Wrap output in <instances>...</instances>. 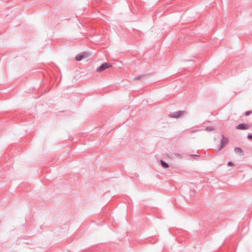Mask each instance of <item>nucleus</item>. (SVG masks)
Returning <instances> with one entry per match:
<instances>
[{"label": "nucleus", "instance_id": "nucleus-10", "mask_svg": "<svg viewBox=\"0 0 252 252\" xmlns=\"http://www.w3.org/2000/svg\"><path fill=\"white\" fill-rule=\"evenodd\" d=\"M228 165H229V166H232L233 165V163L230 162H229L228 163Z\"/></svg>", "mask_w": 252, "mask_h": 252}, {"label": "nucleus", "instance_id": "nucleus-9", "mask_svg": "<svg viewBox=\"0 0 252 252\" xmlns=\"http://www.w3.org/2000/svg\"><path fill=\"white\" fill-rule=\"evenodd\" d=\"M248 139H252V135H249L248 136Z\"/></svg>", "mask_w": 252, "mask_h": 252}, {"label": "nucleus", "instance_id": "nucleus-3", "mask_svg": "<svg viewBox=\"0 0 252 252\" xmlns=\"http://www.w3.org/2000/svg\"><path fill=\"white\" fill-rule=\"evenodd\" d=\"M250 128V126L247 124H241L238 125L236 128L240 130L248 129Z\"/></svg>", "mask_w": 252, "mask_h": 252}, {"label": "nucleus", "instance_id": "nucleus-5", "mask_svg": "<svg viewBox=\"0 0 252 252\" xmlns=\"http://www.w3.org/2000/svg\"><path fill=\"white\" fill-rule=\"evenodd\" d=\"M227 142H228L227 138L222 137L221 140V146L220 149V150L224 146V145L227 143Z\"/></svg>", "mask_w": 252, "mask_h": 252}, {"label": "nucleus", "instance_id": "nucleus-7", "mask_svg": "<svg viewBox=\"0 0 252 252\" xmlns=\"http://www.w3.org/2000/svg\"><path fill=\"white\" fill-rule=\"evenodd\" d=\"M160 162H161V164L162 166L163 167L165 168H168V165L167 163H166V162H164L162 160H161L160 161Z\"/></svg>", "mask_w": 252, "mask_h": 252}, {"label": "nucleus", "instance_id": "nucleus-6", "mask_svg": "<svg viewBox=\"0 0 252 252\" xmlns=\"http://www.w3.org/2000/svg\"><path fill=\"white\" fill-rule=\"evenodd\" d=\"M234 151L236 153L241 154L242 153V151L240 148H236L234 149Z\"/></svg>", "mask_w": 252, "mask_h": 252}, {"label": "nucleus", "instance_id": "nucleus-8", "mask_svg": "<svg viewBox=\"0 0 252 252\" xmlns=\"http://www.w3.org/2000/svg\"><path fill=\"white\" fill-rule=\"evenodd\" d=\"M251 113H252V111H247V112H246L245 115H246V116H248L249 115L251 114Z\"/></svg>", "mask_w": 252, "mask_h": 252}, {"label": "nucleus", "instance_id": "nucleus-1", "mask_svg": "<svg viewBox=\"0 0 252 252\" xmlns=\"http://www.w3.org/2000/svg\"><path fill=\"white\" fill-rule=\"evenodd\" d=\"M111 67V65H110L109 63H105L103 64H102L97 69V71L98 72H101L103 71L106 68H109Z\"/></svg>", "mask_w": 252, "mask_h": 252}, {"label": "nucleus", "instance_id": "nucleus-4", "mask_svg": "<svg viewBox=\"0 0 252 252\" xmlns=\"http://www.w3.org/2000/svg\"><path fill=\"white\" fill-rule=\"evenodd\" d=\"M89 56V54L87 53H84L82 54L78 55L76 56L75 59L78 61H81L83 58H87Z\"/></svg>", "mask_w": 252, "mask_h": 252}, {"label": "nucleus", "instance_id": "nucleus-2", "mask_svg": "<svg viewBox=\"0 0 252 252\" xmlns=\"http://www.w3.org/2000/svg\"><path fill=\"white\" fill-rule=\"evenodd\" d=\"M183 114L184 112L183 111H178L170 114L169 116L172 118H178L183 116Z\"/></svg>", "mask_w": 252, "mask_h": 252}]
</instances>
